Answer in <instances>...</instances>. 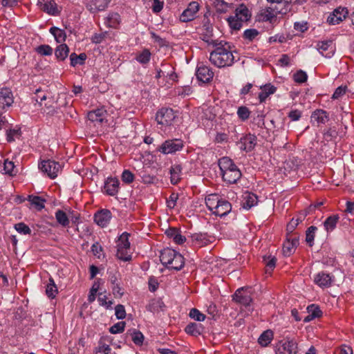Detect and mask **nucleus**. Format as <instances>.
<instances>
[{"label":"nucleus","mask_w":354,"mask_h":354,"mask_svg":"<svg viewBox=\"0 0 354 354\" xmlns=\"http://www.w3.org/2000/svg\"><path fill=\"white\" fill-rule=\"evenodd\" d=\"M209 61L219 68L232 65L234 57L230 45L225 41H221V44L216 46L215 50L210 53Z\"/></svg>","instance_id":"1"},{"label":"nucleus","mask_w":354,"mask_h":354,"mask_svg":"<svg viewBox=\"0 0 354 354\" xmlns=\"http://www.w3.org/2000/svg\"><path fill=\"white\" fill-rule=\"evenodd\" d=\"M218 166L224 181L233 184L241 178L242 175L241 171L228 157H223L219 159Z\"/></svg>","instance_id":"2"},{"label":"nucleus","mask_w":354,"mask_h":354,"mask_svg":"<svg viewBox=\"0 0 354 354\" xmlns=\"http://www.w3.org/2000/svg\"><path fill=\"white\" fill-rule=\"evenodd\" d=\"M161 263L169 269L180 270L185 264L184 257L178 252L171 248H165L160 252Z\"/></svg>","instance_id":"3"},{"label":"nucleus","mask_w":354,"mask_h":354,"mask_svg":"<svg viewBox=\"0 0 354 354\" xmlns=\"http://www.w3.org/2000/svg\"><path fill=\"white\" fill-rule=\"evenodd\" d=\"M251 18V12L244 5H239L235 10V15L227 19L230 27L235 30H239L242 27V23L248 21Z\"/></svg>","instance_id":"4"},{"label":"nucleus","mask_w":354,"mask_h":354,"mask_svg":"<svg viewBox=\"0 0 354 354\" xmlns=\"http://www.w3.org/2000/svg\"><path fill=\"white\" fill-rule=\"evenodd\" d=\"M176 115L172 109L162 108L159 110L156 115V120L158 124L170 126L172 124Z\"/></svg>","instance_id":"5"},{"label":"nucleus","mask_w":354,"mask_h":354,"mask_svg":"<svg viewBox=\"0 0 354 354\" xmlns=\"http://www.w3.org/2000/svg\"><path fill=\"white\" fill-rule=\"evenodd\" d=\"M183 141L180 139H171L165 141L159 148V151L164 154L174 153L183 149Z\"/></svg>","instance_id":"6"},{"label":"nucleus","mask_w":354,"mask_h":354,"mask_svg":"<svg viewBox=\"0 0 354 354\" xmlns=\"http://www.w3.org/2000/svg\"><path fill=\"white\" fill-rule=\"evenodd\" d=\"M39 168L42 172L46 174L50 178H55L61 169V165L57 162L48 160L42 161Z\"/></svg>","instance_id":"7"},{"label":"nucleus","mask_w":354,"mask_h":354,"mask_svg":"<svg viewBox=\"0 0 354 354\" xmlns=\"http://www.w3.org/2000/svg\"><path fill=\"white\" fill-rule=\"evenodd\" d=\"M297 354V344L292 339L285 342L280 341L276 346L275 354Z\"/></svg>","instance_id":"8"},{"label":"nucleus","mask_w":354,"mask_h":354,"mask_svg":"<svg viewBox=\"0 0 354 354\" xmlns=\"http://www.w3.org/2000/svg\"><path fill=\"white\" fill-rule=\"evenodd\" d=\"M252 288L250 287L238 289L234 295V300L244 306H248L252 302Z\"/></svg>","instance_id":"9"},{"label":"nucleus","mask_w":354,"mask_h":354,"mask_svg":"<svg viewBox=\"0 0 354 354\" xmlns=\"http://www.w3.org/2000/svg\"><path fill=\"white\" fill-rule=\"evenodd\" d=\"M348 13L347 8H337L328 17L327 22L331 25L338 24L346 19Z\"/></svg>","instance_id":"10"},{"label":"nucleus","mask_w":354,"mask_h":354,"mask_svg":"<svg viewBox=\"0 0 354 354\" xmlns=\"http://www.w3.org/2000/svg\"><path fill=\"white\" fill-rule=\"evenodd\" d=\"M199 5L196 1L191 2L187 8L185 9L180 16L182 22H187L194 19L195 15L198 11Z\"/></svg>","instance_id":"11"},{"label":"nucleus","mask_w":354,"mask_h":354,"mask_svg":"<svg viewBox=\"0 0 354 354\" xmlns=\"http://www.w3.org/2000/svg\"><path fill=\"white\" fill-rule=\"evenodd\" d=\"M196 77L199 81L207 83L213 79L214 73L208 66L201 64L198 66Z\"/></svg>","instance_id":"12"},{"label":"nucleus","mask_w":354,"mask_h":354,"mask_svg":"<svg viewBox=\"0 0 354 354\" xmlns=\"http://www.w3.org/2000/svg\"><path fill=\"white\" fill-rule=\"evenodd\" d=\"M111 218V212L109 209H102L94 215L95 222L100 226H106Z\"/></svg>","instance_id":"13"},{"label":"nucleus","mask_w":354,"mask_h":354,"mask_svg":"<svg viewBox=\"0 0 354 354\" xmlns=\"http://www.w3.org/2000/svg\"><path fill=\"white\" fill-rule=\"evenodd\" d=\"M13 95L10 88H2L0 90V108L9 107L13 103Z\"/></svg>","instance_id":"14"},{"label":"nucleus","mask_w":354,"mask_h":354,"mask_svg":"<svg viewBox=\"0 0 354 354\" xmlns=\"http://www.w3.org/2000/svg\"><path fill=\"white\" fill-rule=\"evenodd\" d=\"M111 0H86V4L88 9L91 12H96L104 10L109 3Z\"/></svg>","instance_id":"15"},{"label":"nucleus","mask_w":354,"mask_h":354,"mask_svg":"<svg viewBox=\"0 0 354 354\" xmlns=\"http://www.w3.org/2000/svg\"><path fill=\"white\" fill-rule=\"evenodd\" d=\"M313 281L318 286L324 288L331 286L333 279L329 274L320 272L315 276Z\"/></svg>","instance_id":"16"},{"label":"nucleus","mask_w":354,"mask_h":354,"mask_svg":"<svg viewBox=\"0 0 354 354\" xmlns=\"http://www.w3.org/2000/svg\"><path fill=\"white\" fill-rule=\"evenodd\" d=\"M317 49L326 58H330L335 53V47L332 41L319 42L317 44Z\"/></svg>","instance_id":"17"},{"label":"nucleus","mask_w":354,"mask_h":354,"mask_svg":"<svg viewBox=\"0 0 354 354\" xmlns=\"http://www.w3.org/2000/svg\"><path fill=\"white\" fill-rule=\"evenodd\" d=\"M119 180L116 178H108L105 181L104 192L110 196H115L119 190Z\"/></svg>","instance_id":"18"},{"label":"nucleus","mask_w":354,"mask_h":354,"mask_svg":"<svg viewBox=\"0 0 354 354\" xmlns=\"http://www.w3.org/2000/svg\"><path fill=\"white\" fill-rule=\"evenodd\" d=\"M38 4L44 12L55 15L58 13L57 4L54 0H38Z\"/></svg>","instance_id":"19"},{"label":"nucleus","mask_w":354,"mask_h":354,"mask_svg":"<svg viewBox=\"0 0 354 354\" xmlns=\"http://www.w3.org/2000/svg\"><path fill=\"white\" fill-rule=\"evenodd\" d=\"M232 210V205L226 200L221 199L213 214L221 217L226 216Z\"/></svg>","instance_id":"20"},{"label":"nucleus","mask_w":354,"mask_h":354,"mask_svg":"<svg viewBox=\"0 0 354 354\" xmlns=\"http://www.w3.org/2000/svg\"><path fill=\"white\" fill-rule=\"evenodd\" d=\"M165 234L177 244H182L186 241L185 236H183L177 228L170 227L165 231Z\"/></svg>","instance_id":"21"},{"label":"nucleus","mask_w":354,"mask_h":354,"mask_svg":"<svg viewBox=\"0 0 354 354\" xmlns=\"http://www.w3.org/2000/svg\"><path fill=\"white\" fill-rule=\"evenodd\" d=\"M274 10L275 9L272 8H268L263 10L259 15L260 20H261L263 21L272 22V20L276 17V15L277 13V12H275ZM287 11H288V9L286 8L284 12L282 10H280V11H278V12L281 13V14H286L287 12Z\"/></svg>","instance_id":"22"},{"label":"nucleus","mask_w":354,"mask_h":354,"mask_svg":"<svg viewBox=\"0 0 354 354\" xmlns=\"http://www.w3.org/2000/svg\"><path fill=\"white\" fill-rule=\"evenodd\" d=\"M257 195L251 192H245L243 195L242 207L249 209L257 204Z\"/></svg>","instance_id":"23"},{"label":"nucleus","mask_w":354,"mask_h":354,"mask_svg":"<svg viewBox=\"0 0 354 354\" xmlns=\"http://www.w3.org/2000/svg\"><path fill=\"white\" fill-rule=\"evenodd\" d=\"M241 142L245 151H250L257 145V137L254 135L248 134L241 139Z\"/></svg>","instance_id":"24"},{"label":"nucleus","mask_w":354,"mask_h":354,"mask_svg":"<svg viewBox=\"0 0 354 354\" xmlns=\"http://www.w3.org/2000/svg\"><path fill=\"white\" fill-rule=\"evenodd\" d=\"M171 184H177L181 179L182 167L180 165H172L169 169Z\"/></svg>","instance_id":"25"},{"label":"nucleus","mask_w":354,"mask_h":354,"mask_svg":"<svg viewBox=\"0 0 354 354\" xmlns=\"http://www.w3.org/2000/svg\"><path fill=\"white\" fill-rule=\"evenodd\" d=\"M261 91L258 96L260 102H263L270 95L274 93L277 90L276 87L270 84L261 86Z\"/></svg>","instance_id":"26"},{"label":"nucleus","mask_w":354,"mask_h":354,"mask_svg":"<svg viewBox=\"0 0 354 354\" xmlns=\"http://www.w3.org/2000/svg\"><path fill=\"white\" fill-rule=\"evenodd\" d=\"M106 111L102 109H97L88 112V119L93 122H102L104 119Z\"/></svg>","instance_id":"27"},{"label":"nucleus","mask_w":354,"mask_h":354,"mask_svg":"<svg viewBox=\"0 0 354 354\" xmlns=\"http://www.w3.org/2000/svg\"><path fill=\"white\" fill-rule=\"evenodd\" d=\"M307 216V212H300L297 218H292L290 223L287 225V231L288 233H292L297 226L301 223Z\"/></svg>","instance_id":"28"},{"label":"nucleus","mask_w":354,"mask_h":354,"mask_svg":"<svg viewBox=\"0 0 354 354\" xmlns=\"http://www.w3.org/2000/svg\"><path fill=\"white\" fill-rule=\"evenodd\" d=\"M311 119L317 122L318 125L325 124L328 121L327 113L324 110H316L313 113Z\"/></svg>","instance_id":"29"},{"label":"nucleus","mask_w":354,"mask_h":354,"mask_svg":"<svg viewBox=\"0 0 354 354\" xmlns=\"http://www.w3.org/2000/svg\"><path fill=\"white\" fill-rule=\"evenodd\" d=\"M69 48L65 44L59 45L55 51V55L57 59L59 61H64L68 55Z\"/></svg>","instance_id":"30"},{"label":"nucleus","mask_w":354,"mask_h":354,"mask_svg":"<svg viewBox=\"0 0 354 354\" xmlns=\"http://www.w3.org/2000/svg\"><path fill=\"white\" fill-rule=\"evenodd\" d=\"M127 335L131 337V340L135 344L138 346L142 344L144 341V335L140 331L136 329H131L127 331Z\"/></svg>","instance_id":"31"},{"label":"nucleus","mask_w":354,"mask_h":354,"mask_svg":"<svg viewBox=\"0 0 354 354\" xmlns=\"http://www.w3.org/2000/svg\"><path fill=\"white\" fill-rule=\"evenodd\" d=\"M221 198L217 194H209L205 198L207 208L213 213Z\"/></svg>","instance_id":"32"},{"label":"nucleus","mask_w":354,"mask_h":354,"mask_svg":"<svg viewBox=\"0 0 354 354\" xmlns=\"http://www.w3.org/2000/svg\"><path fill=\"white\" fill-rule=\"evenodd\" d=\"M339 217L337 214L332 215V216H330L329 217H328L326 219V221L324 222V226L325 230L327 232L333 231L335 228L336 225L339 221Z\"/></svg>","instance_id":"33"},{"label":"nucleus","mask_w":354,"mask_h":354,"mask_svg":"<svg viewBox=\"0 0 354 354\" xmlns=\"http://www.w3.org/2000/svg\"><path fill=\"white\" fill-rule=\"evenodd\" d=\"M86 55L85 53H80L79 55L73 53L70 55L71 65L73 67L77 65H83L86 59Z\"/></svg>","instance_id":"34"},{"label":"nucleus","mask_w":354,"mask_h":354,"mask_svg":"<svg viewBox=\"0 0 354 354\" xmlns=\"http://www.w3.org/2000/svg\"><path fill=\"white\" fill-rule=\"evenodd\" d=\"M273 339V333L271 330L264 331L259 337L258 342L262 346H267Z\"/></svg>","instance_id":"35"},{"label":"nucleus","mask_w":354,"mask_h":354,"mask_svg":"<svg viewBox=\"0 0 354 354\" xmlns=\"http://www.w3.org/2000/svg\"><path fill=\"white\" fill-rule=\"evenodd\" d=\"M50 32L55 37V40L58 43L64 42L66 38V34L64 30L57 27H52Z\"/></svg>","instance_id":"36"},{"label":"nucleus","mask_w":354,"mask_h":354,"mask_svg":"<svg viewBox=\"0 0 354 354\" xmlns=\"http://www.w3.org/2000/svg\"><path fill=\"white\" fill-rule=\"evenodd\" d=\"M202 326L201 324L190 323L185 327V332L193 336H198L201 333Z\"/></svg>","instance_id":"37"},{"label":"nucleus","mask_w":354,"mask_h":354,"mask_svg":"<svg viewBox=\"0 0 354 354\" xmlns=\"http://www.w3.org/2000/svg\"><path fill=\"white\" fill-rule=\"evenodd\" d=\"M30 204L33 205L37 210H41L44 207L45 200L37 196H28V198Z\"/></svg>","instance_id":"38"},{"label":"nucleus","mask_w":354,"mask_h":354,"mask_svg":"<svg viewBox=\"0 0 354 354\" xmlns=\"http://www.w3.org/2000/svg\"><path fill=\"white\" fill-rule=\"evenodd\" d=\"M55 218L57 221L63 227H66L69 224V219L66 214L59 209L55 212Z\"/></svg>","instance_id":"39"},{"label":"nucleus","mask_w":354,"mask_h":354,"mask_svg":"<svg viewBox=\"0 0 354 354\" xmlns=\"http://www.w3.org/2000/svg\"><path fill=\"white\" fill-rule=\"evenodd\" d=\"M129 235L130 234L127 232L122 233L117 241V248H120V250H122V248H130V242L129 241Z\"/></svg>","instance_id":"40"},{"label":"nucleus","mask_w":354,"mask_h":354,"mask_svg":"<svg viewBox=\"0 0 354 354\" xmlns=\"http://www.w3.org/2000/svg\"><path fill=\"white\" fill-rule=\"evenodd\" d=\"M116 256L118 259H120L124 261H128L131 260V254L130 252V248H122V250H120V248H117Z\"/></svg>","instance_id":"41"},{"label":"nucleus","mask_w":354,"mask_h":354,"mask_svg":"<svg viewBox=\"0 0 354 354\" xmlns=\"http://www.w3.org/2000/svg\"><path fill=\"white\" fill-rule=\"evenodd\" d=\"M136 59L141 64H147L151 59V53L148 49H144L137 54Z\"/></svg>","instance_id":"42"},{"label":"nucleus","mask_w":354,"mask_h":354,"mask_svg":"<svg viewBox=\"0 0 354 354\" xmlns=\"http://www.w3.org/2000/svg\"><path fill=\"white\" fill-rule=\"evenodd\" d=\"M57 292V286L55 284V282L52 278L49 279V283H48L46 289V293L48 297L54 298L55 295Z\"/></svg>","instance_id":"43"},{"label":"nucleus","mask_w":354,"mask_h":354,"mask_svg":"<svg viewBox=\"0 0 354 354\" xmlns=\"http://www.w3.org/2000/svg\"><path fill=\"white\" fill-rule=\"evenodd\" d=\"M317 230V227L310 226L307 229L306 232V241L310 246H312L313 245L315 234Z\"/></svg>","instance_id":"44"},{"label":"nucleus","mask_w":354,"mask_h":354,"mask_svg":"<svg viewBox=\"0 0 354 354\" xmlns=\"http://www.w3.org/2000/svg\"><path fill=\"white\" fill-rule=\"evenodd\" d=\"M55 102L51 99L49 98L47 101V102L44 103L42 106V109L44 112H46L47 114H53L55 112L56 107L55 106Z\"/></svg>","instance_id":"45"},{"label":"nucleus","mask_w":354,"mask_h":354,"mask_svg":"<svg viewBox=\"0 0 354 354\" xmlns=\"http://www.w3.org/2000/svg\"><path fill=\"white\" fill-rule=\"evenodd\" d=\"M8 142L15 141L16 138H19L21 136V131L19 128L10 129L6 133Z\"/></svg>","instance_id":"46"},{"label":"nucleus","mask_w":354,"mask_h":354,"mask_svg":"<svg viewBox=\"0 0 354 354\" xmlns=\"http://www.w3.org/2000/svg\"><path fill=\"white\" fill-rule=\"evenodd\" d=\"M295 248L296 247L290 243V238H287L286 242L283 245V253L285 256H290L294 252Z\"/></svg>","instance_id":"47"},{"label":"nucleus","mask_w":354,"mask_h":354,"mask_svg":"<svg viewBox=\"0 0 354 354\" xmlns=\"http://www.w3.org/2000/svg\"><path fill=\"white\" fill-rule=\"evenodd\" d=\"M308 313L313 317L314 319L320 317L322 315V312L320 308L315 306V304L310 305L307 308Z\"/></svg>","instance_id":"48"},{"label":"nucleus","mask_w":354,"mask_h":354,"mask_svg":"<svg viewBox=\"0 0 354 354\" xmlns=\"http://www.w3.org/2000/svg\"><path fill=\"white\" fill-rule=\"evenodd\" d=\"M15 229L20 234H30L31 233L30 228L24 223H19L15 225Z\"/></svg>","instance_id":"49"},{"label":"nucleus","mask_w":354,"mask_h":354,"mask_svg":"<svg viewBox=\"0 0 354 354\" xmlns=\"http://www.w3.org/2000/svg\"><path fill=\"white\" fill-rule=\"evenodd\" d=\"M125 322H120L113 325L110 328L109 331L112 334H117L124 331L125 328Z\"/></svg>","instance_id":"50"},{"label":"nucleus","mask_w":354,"mask_h":354,"mask_svg":"<svg viewBox=\"0 0 354 354\" xmlns=\"http://www.w3.org/2000/svg\"><path fill=\"white\" fill-rule=\"evenodd\" d=\"M237 115L241 120H246L250 117V111L246 106H240L238 109Z\"/></svg>","instance_id":"51"},{"label":"nucleus","mask_w":354,"mask_h":354,"mask_svg":"<svg viewBox=\"0 0 354 354\" xmlns=\"http://www.w3.org/2000/svg\"><path fill=\"white\" fill-rule=\"evenodd\" d=\"M36 51L41 55H50L53 48L49 45H40L36 48Z\"/></svg>","instance_id":"52"},{"label":"nucleus","mask_w":354,"mask_h":354,"mask_svg":"<svg viewBox=\"0 0 354 354\" xmlns=\"http://www.w3.org/2000/svg\"><path fill=\"white\" fill-rule=\"evenodd\" d=\"M189 317L198 322L204 321L205 315L201 313L198 309L192 308L189 312Z\"/></svg>","instance_id":"53"},{"label":"nucleus","mask_w":354,"mask_h":354,"mask_svg":"<svg viewBox=\"0 0 354 354\" xmlns=\"http://www.w3.org/2000/svg\"><path fill=\"white\" fill-rule=\"evenodd\" d=\"M3 170L6 174H9L10 176H14L16 174L15 171V165L13 162L9 161L8 160H6L4 161Z\"/></svg>","instance_id":"54"},{"label":"nucleus","mask_w":354,"mask_h":354,"mask_svg":"<svg viewBox=\"0 0 354 354\" xmlns=\"http://www.w3.org/2000/svg\"><path fill=\"white\" fill-rule=\"evenodd\" d=\"M263 261H265L266 266V272H270L273 270V269L275 267L276 265V258L274 257H268V258H264Z\"/></svg>","instance_id":"55"},{"label":"nucleus","mask_w":354,"mask_h":354,"mask_svg":"<svg viewBox=\"0 0 354 354\" xmlns=\"http://www.w3.org/2000/svg\"><path fill=\"white\" fill-rule=\"evenodd\" d=\"M259 35V31L256 29H247L243 32V38L249 41H252Z\"/></svg>","instance_id":"56"},{"label":"nucleus","mask_w":354,"mask_h":354,"mask_svg":"<svg viewBox=\"0 0 354 354\" xmlns=\"http://www.w3.org/2000/svg\"><path fill=\"white\" fill-rule=\"evenodd\" d=\"M121 178L124 183L130 184L134 180V175L131 171L126 169L122 172Z\"/></svg>","instance_id":"57"},{"label":"nucleus","mask_w":354,"mask_h":354,"mask_svg":"<svg viewBox=\"0 0 354 354\" xmlns=\"http://www.w3.org/2000/svg\"><path fill=\"white\" fill-rule=\"evenodd\" d=\"M164 307V304L160 300H155L149 305V310L152 312H158L159 310H162V308Z\"/></svg>","instance_id":"58"},{"label":"nucleus","mask_w":354,"mask_h":354,"mask_svg":"<svg viewBox=\"0 0 354 354\" xmlns=\"http://www.w3.org/2000/svg\"><path fill=\"white\" fill-rule=\"evenodd\" d=\"M307 77V74L303 71H299L294 75V80L297 83L305 82Z\"/></svg>","instance_id":"59"},{"label":"nucleus","mask_w":354,"mask_h":354,"mask_svg":"<svg viewBox=\"0 0 354 354\" xmlns=\"http://www.w3.org/2000/svg\"><path fill=\"white\" fill-rule=\"evenodd\" d=\"M202 39L205 41L208 45H212L214 47L217 46L221 44L222 40L213 39L210 35H202Z\"/></svg>","instance_id":"60"},{"label":"nucleus","mask_w":354,"mask_h":354,"mask_svg":"<svg viewBox=\"0 0 354 354\" xmlns=\"http://www.w3.org/2000/svg\"><path fill=\"white\" fill-rule=\"evenodd\" d=\"M178 199V194L174 192L171 193L169 198L167 200V207L170 209L174 208Z\"/></svg>","instance_id":"61"},{"label":"nucleus","mask_w":354,"mask_h":354,"mask_svg":"<svg viewBox=\"0 0 354 354\" xmlns=\"http://www.w3.org/2000/svg\"><path fill=\"white\" fill-rule=\"evenodd\" d=\"M115 316L118 319H122L126 317V311L123 305L118 304L115 308Z\"/></svg>","instance_id":"62"},{"label":"nucleus","mask_w":354,"mask_h":354,"mask_svg":"<svg viewBox=\"0 0 354 354\" xmlns=\"http://www.w3.org/2000/svg\"><path fill=\"white\" fill-rule=\"evenodd\" d=\"M96 353H102L104 354H109L111 351V348L108 344L103 343L102 341L99 342L98 346L95 348Z\"/></svg>","instance_id":"63"},{"label":"nucleus","mask_w":354,"mask_h":354,"mask_svg":"<svg viewBox=\"0 0 354 354\" xmlns=\"http://www.w3.org/2000/svg\"><path fill=\"white\" fill-rule=\"evenodd\" d=\"M152 1H153V2H152V6H151V9H152L153 12L154 13L160 12L163 8L164 1H160V0H152Z\"/></svg>","instance_id":"64"}]
</instances>
